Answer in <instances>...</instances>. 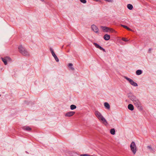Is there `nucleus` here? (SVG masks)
Masks as SVG:
<instances>
[{
    "label": "nucleus",
    "mask_w": 156,
    "mask_h": 156,
    "mask_svg": "<svg viewBox=\"0 0 156 156\" xmlns=\"http://www.w3.org/2000/svg\"><path fill=\"white\" fill-rule=\"evenodd\" d=\"M128 98L133 102V104L137 108L139 107L141 105V103L139 100L133 94L128 96Z\"/></svg>",
    "instance_id": "nucleus-1"
},
{
    "label": "nucleus",
    "mask_w": 156,
    "mask_h": 156,
    "mask_svg": "<svg viewBox=\"0 0 156 156\" xmlns=\"http://www.w3.org/2000/svg\"><path fill=\"white\" fill-rule=\"evenodd\" d=\"M95 114L98 119L102 122L105 125H107L108 123L106 119L103 116L101 113L98 111H96L95 112Z\"/></svg>",
    "instance_id": "nucleus-2"
},
{
    "label": "nucleus",
    "mask_w": 156,
    "mask_h": 156,
    "mask_svg": "<svg viewBox=\"0 0 156 156\" xmlns=\"http://www.w3.org/2000/svg\"><path fill=\"white\" fill-rule=\"evenodd\" d=\"M18 49L19 51L23 55L25 56H29L30 55L29 52L22 45H20L18 47Z\"/></svg>",
    "instance_id": "nucleus-3"
},
{
    "label": "nucleus",
    "mask_w": 156,
    "mask_h": 156,
    "mask_svg": "<svg viewBox=\"0 0 156 156\" xmlns=\"http://www.w3.org/2000/svg\"><path fill=\"white\" fill-rule=\"evenodd\" d=\"M130 147L131 148V150L133 152V153L134 154H135L137 150V147L136 145L134 142L133 141L131 143L130 145Z\"/></svg>",
    "instance_id": "nucleus-4"
},
{
    "label": "nucleus",
    "mask_w": 156,
    "mask_h": 156,
    "mask_svg": "<svg viewBox=\"0 0 156 156\" xmlns=\"http://www.w3.org/2000/svg\"><path fill=\"white\" fill-rule=\"evenodd\" d=\"M124 78L126 79L132 85L136 87L138 86L137 83L133 81V80L129 78L126 76H125Z\"/></svg>",
    "instance_id": "nucleus-5"
},
{
    "label": "nucleus",
    "mask_w": 156,
    "mask_h": 156,
    "mask_svg": "<svg viewBox=\"0 0 156 156\" xmlns=\"http://www.w3.org/2000/svg\"><path fill=\"white\" fill-rule=\"evenodd\" d=\"M1 59L5 65H6L7 64V62L11 61V58L9 57H6L4 58H1Z\"/></svg>",
    "instance_id": "nucleus-6"
},
{
    "label": "nucleus",
    "mask_w": 156,
    "mask_h": 156,
    "mask_svg": "<svg viewBox=\"0 0 156 156\" xmlns=\"http://www.w3.org/2000/svg\"><path fill=\"white\" fill-rule=\"evenodd\" d=\"M91 28L92 30L95 32L96 33H97L98 32V27L94 25H92L91 26Z\"/></svg>",
    "instance_id": "nucleus-7"
},
{
    "label": "nucleus",
    "mask_w": 156,
    "mask_h": 156,
    "mask_svg": "<svg viewBox=\"0 0 156 156\" xmlns=\"http://www.w3.org/2000/svg\"><path fill=\"white\" fill-rule=\"evenodd\" d=\"M93 44L94 45V46H95L96 48L99 49L101 50H102L104 52H106V51L102 47L100 46L99 44H98L97 43H94Z\"/></svg>",
    "instance_id": "nucleus-8"
},
{
    "label": "nucleus",
    "mask_w": 156,
    "mask_h": 156,
    "mask_svg": "<svg viewBox=\"0 0 156 156\" xmlns=\"http://www.w3.org/2000/svg\"><path fill=\"white\" fill-rule=\"evenodd\" d=\"M101 28L102 30L106 32H108L109 31H111V30H112V29H110L109 28L106 27L101 26Z\"/></svg>",
    "instance_id": "nucleus-9"
},
{
    "label": "nucleus",
    "mask_w": 156,
    "mask_h": 156,
    "mask_svg": "<svg viewBox=\"0 0 156 156\" xmlns=\"http://www.w3.org/2000/svg\"><path fill=\"white\" fill-rule=\"evenodd\" d=\"M75 112H70L66 113L65 115L66 117H70L74 114Z\"/></svg>",
    "instance_id": "nucleus-10"
},
{
    "label": "nucleus",
    "mask_w": 156,
    "mask_h": 156,
    "mask_svg": "<svg viewBox=\"0 0 156 156\" xmlns=\"http://www.w3.org/2000/svg\"><path fill=\"white\" fill-rule=\"evenodd\" d=\"M103 38L105 40H108L110 38V36L108 34H105L103 37Z\"/></svg>",
    "instance_id": "nucleus-11"
},
{
    "label": "nucleus",
    "mask_w": 156,
    "mask_h": 156,
    "mask_svg": "<svg viewBox=\"0 0 156 156\" xmlns=\"http://www.w3.org/2000/svg\"><path fill=\"white\" fill-rule=\"evenodd\" d=\"M128 108L131 111H133L134 109V107L133 105L131 104H129L128 106Z\"/></svg>",
    "instance_id": "nucleus-12"
},
{
    "label": "nucleus",
    "mask_w": 156,
    "mask_h": 156,
    "mask_svg": "<svg viewBox=\"0 0 156 156\" xmlns=\"http://www.w3.org/2000/svg\"><path fill=\"white\" fill-rule=\"evenodd\" d=\"M104 106L107 109H109L110 108V106L109 104L107 102H105L104 103Z\"/></svg>",
    "instance_id": "nucleus-13"
},
{
    "label": "nucleus",
    "mask_w": 156,
    "mask_h": 156,
    "mask_svg": "<svg viewBox=\"0 0 156 156\" xmlns=\"http://www.w3.org/2000/svg\"><path fill=\"white\" fill-rule=\"evenodd\" d=\"M23 129L24 130L28 131L30 130H31V128L28 126H25L23 127Z\"/></svg>",
    "instance_id": "nucleus-14"
},
{
    "label": "nucleus",
    "mask_w": 156,
    "mask_h": 156,
    "mask_svg": "<svg viewBox=\"0 0 156 156\" xmlns=\"http://www.w3.org/2000/svg\"><path fill=\"white\" fill-rule=\"evenodd\" d=\"M121 26L123 27H124V28L127 29V30H129V31H132V30L130 29V28H129V27H128L127 26H125V25H123L122 24H121Z\"/></svg>",
    "instance_id": "nucleus-15"
},
{
    "label": "nucleus",
    "mask_w": 156,
    "mask_h": 156,
    "mask_svg": "<svg viewBox=\"0 0 156 156\" xmlns=\"http://www.w3.org/2000/svg\"><path fill=\"white\" fill-rule=\"evenodd\" d=\"M110 133L112 135H114L115 133V131L114 129H112L110 130Z\"/></svg>",
    "instance_id": "nucleus-16"
},
{
    "label": "nucleus",
    "mask_w": 156,
    "mask_h": 156,
    "mask_svg": "<svg viewBox=\"0 0 156 156\" xmlns=\"http://www.w3.org/2000/svg\"><path fill=\"white\" fill-rule=\"evenodd\" d=\"M127 7L130 10H132L133 8V6L132 5L130 4L127 5Z\"/></svg>",
    "instance_id": "nucleus-17"
},
{
    "label": "nucleus",
    "mask_w": 156,
    "mask_h": 156,
    "mask_svg": "<svg viewBox=\"0 0 156 156\" xmlns=\"http://www.w3.org/2000/svg\"><path fill=\"white\" fill-rule=\"evenodd\" d=\"M142 72L141 70H137L136 72V73L137 75H140L142 73Z\"/></svg>",
    "instance_id": "nucleus-18"
},
{
    "label": "nucleus",
    "mask_w": 156,
    "mask_h": 156,
    "mask_svg": "<svg viewBox=\"0 0 156 156\" xmlns=\"http://www.w3.org/2000/svg\"><path fill=\"white\" fill-rule=\"evenodd\" d=\"M76 108V106L75 105H72L70 106V108L71 110H73Z\"/></svg>",
    "instance_id": "nucleus-19"
},
{
    "label": "nucleus",
    "mask_w": 156,
    "mask_h": 156,
    "mask_svg": "<svg viewBox=\"0 0 156 156\" xmlns=\"http://www.w3.org/2000/svg\"><path fill=\"white\" fill-rule=\"evenodd\" d=\"M51 51L52 55L54 57L56 56V55L55 54V52H54L51 49Z\"/></svg>",
    "instance_id": "nucleus-20"
},
{
    "label": "nucleus",
    "mask_w": 156,
    "mask_h": 156,
    "mask_svg": "<svg viewBox=\"0 0 156 156\" xmlns=\"http://www.w3.org/2000/svg\"><path fill=\"white\" fill-rule=\"evenodd\" d=\"M54 58L56 62H58L59 61V59L56 55L55 56H54Z\"/></svg>",
    "instance_id": "nucleus-21"
},
{
    "label": "nucleus",
    "mask_w": 156,
    "mask_h": 156,
    "mask_svg": "<svg viewBox=\"0 0 156 156\" xmlns=\"http://www.w3.org/2000/svg\"><path fill=\"white\" fill-rule=\"evenodd\" d=\"M54 58L56 62H58L59 61V59L56 55L55 56H54Z\"/></svg>",
    "instance_id": "nucleus-22"
},
{
    "label": "nucleus",
    "mask_w": 156,
    "mask_h": 156,
    "mask_svg": "<svg viewBox=\"0 0 156 156\" xmlns=\"http://www.w3.org/2000/svg\"><path fill=\"white\" fill-rule=\"evenodd\" d=\"M54 58L56 62H58L59 61V59L56 55L55 56H54Z\"/></svg>",
    "instance_id": "nucleus-23"
},
{
    "label": "nucleus",
    "mask_w": 156,
    "mask_h": 156,
    "mask_svg": "<svg viewBox=\"0 0 156 156\" xmlns=\"http://www.w3.org/2000/svg\"><path fill=\"white\" fill-rule=\"evenodd\" d=\"M80 1L81 2L84 4L86 3L87 2L86 0H80Z\"/></svg>",
    "instance_id": "nucleus-24"
},
{
    "label": "nucleus",
    "mask_w": 156,
    "mask_h": 156,
    "mask_svg": "<svg viewBox=\"0 0 156 156\" xmlns=\"http://www.w3.org/2000/svg\"><path fill=\"white\" fill-rule=\"evenodd\" d=\"M122 40L126 42L128 41H129L128 40H127L124 37L122 38Z\"/></svg>",
    "instance_id": "nucleus-25"
},
{
    "label": "nucleus",
    "mask_w": 156,
    "mask_h": 156,
    "mask_svg": "<svg viewBox=\"0 0 156 156\" xmlns=\"http://www.w3.org/2000/svg\"><path fill=\"white\" fill-rule=\"evenodd\" d=\"M147 148L151 150V151H152V149H151V147L150 146H148L147 147Z\"/></svg>",
    "instance_id": "nucleus-26"
},
{
    "label": "nucleus",
    "mask_w": 156,
    "mask_h": 156,
    "mask_svg": "<svg viewBox=\"0 0 156 156\" xmlns=\"http://www.w3.org/2000/svg\"><path fill=\"white\" fill-rule=\"evenodd\" d=\"M105 1H107L109 2H112L113 0H105Z\"/></svg>",
    "instance_id": "nucleus-27"
},
{
    "label": "nucleus",
    "mask_w": 156,
    "mask_h": 156,
    "mask_svg": "<svg viewBox=\"0 0 156 156\" xmlns=\"http://www.w3.org/2000/svg\"><path fill=\"white\" fill-rule=\"evenodd\" d=\"M73 66V64H72V63H69V65H68V66L69 67L70 66L71 67V66Z\"/></svg>",
    "instance_id": "nucleus-28"
},
{
    "label": "nucleus",
    "mask_w": 156,
    "mask_h": 156,
    "mask_svg": "<svg viewBox=\"0 0 156 156\" xmlns=\"http://www.w3.org/2000/svg\"><path fill=\"white\" fill-rule=\"evenodd\" d=\"M151 48H150L149 50H148V52L149 53H150L151 52Z\"/></svg>",
    "instance_id": "nucleus-29"
},
{
    "label": "nucleus",
    "mask_w": 156,
    "mask_h": 156,
    "mask_svg": "<svg viewBox=\"0 0 156 156\" xmlns=\"http://www.w3.org/2000/svg\"><path fill=\"white\" fill-rule=\"evenodd\" d=\"M112 30H111V31H109L111 32H112L115 31V30L112 29Z\"/></svg>",
    "instance_id": "nucleus-30"
},
{
    "label": "nucleus",
    "mask_w": 156,
    "mask_h": 156,
    "mask_svg": "<svg viewBox=\"0 0 156 156\" xmlns=\"http://www.w3.org/2000/svg\"><path fill=\"white\" fill-rule=\"evenodd\" d=\"M70 68H71V69H72L73 70L74 69V68H73V67H71Z\"/></svg>",
    "instance_id": "nucleus-31"
},
{
    "label": "nucleus",
    "mask_w": 156,
    "mask_h": 156,
    "mask_svg": "<svg viewBox=\"0 0 156 156\" xmlns=\"http://www.w3.org/2000/svg\"><path fill=\"white\" fill-rule=\"evenodd\" d=\"M41 0V1H43V0Z\"/></svg>",
    "instance_id": "nucleus-32"
}]
</instances>
